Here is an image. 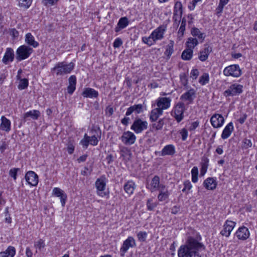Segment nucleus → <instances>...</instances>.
I'll return each instance as SVG.
<instances>
[{"instance_id": "obj_25", "label": "nucleus", "mask_w": 257, "mask_h": 257, "mask_svg": "<svg viewBox=\"0 0 257 257\" xmlns=\"http://www.w3.org/2000/svg\"><path fill=\"white\" fill-rule=\"evenodd\" d=\"M14 56L15 55L13 49L11 48H8L6 49L4 56L2 59V62L4 64H7L9 61H13L14 59Z\"/></svg>"}, {"instance_id": "obj_14", "label": "nucleus", "mask_w": 257, "mask_h": 257, "mask_svg": "<svg viewBox=\"0 0 257 257\" xmlns=\"http://www.w3.org/2000/svg\"><path fill=\"white\" fill-rule=\"evenodd\" d=\"M175 148L173 145L165 146L161 152H156L155 154H159L161 156H173L175 153Z\"/></svg>"}, {"instance_id": "obj_44", "label": "nucleus", "mask_w": 257, "mask_h": 257, "mask_svg": "<svg viewBox=\"0 0 257 257\" xmlns=\"http://www.w3.org/2000/svg\"><path fill=\"white\" fill-rule=\"evenodd\" d=\"M164 124L163 119H160L158 121L153 123L152 125L153 128L156 131L160 130Z\"/></svg>"}, {"instance_id": "obj_23", "label": "nucleus", "mask_w": 257, "mask_h": 257, "mask_svg": "<svg viewBox=\"0 0 257 257\" xmlns=\"http://www.w3.org/2000/svg\"><path fill=\"white\" fill-rule=\"evenodd\" d=\"M204 187L208 190H213L216 188L217 182L215 178L209 177L203 182Z\"/></svg>"}, {"instance_id": "obj_7", "label": "nucleus", "mask_w": 257, "mask_h": 257, "mask_svg": "<svg viewBox=\"0 0 257 257\" xmlns=\"http://www.w3.org/2000/svg\"><path fill=\"white\" fill-rule=\"evenodd\" d=\"M223 74L226 76L238 77L241 75L242 72L239 65L234 64L226 67L223 70Z\"/></svg>"}, {"instance_id": "obj_13", "label": "nucleus", "mask_w": 257, "mask_h": 257, "mask_svg": "<svg viewBox=\"0 0 257 257\" xmlns=\"http://www.w3.org/2000/svg\"><path fill=\"white\" fill-rule=\"evenodd\" d=\"M210 122L213 127L218 128L223 125L224 119L221 114H215L211 116Z\"/></svg>"}, {"instance_id": "obj_40", "label": "nucleus", "mask_w": 257, "mask_h": 257, "mask_svg": "<svg viewBox=\"0 0 257 257\" xmlns=\"http://www.w3.org/2000/svg\"><path fill=\"white\" fill-rule=\"evenodd\" d=\"M182 4L180 2H177L175 4L173 14L179 15L180 16H182Z\"/></svg>"}, {"instance_id": "obj_59", "label": "nucleus", "mask_w": 257, "mask_h": 257, "mask_svg": "<svg viewBox=\"0 0 257 257\" xmlns=\"http://www.w3.org/2000/svg\"><path fill=\"white\" fill-rule=\"evenodd\" d=\"M69 85L74 86L76 85V77L75 75H71L69 78Z\"/></svg>"}, {"instance_id": "obj_1", "label": "nucleus", "mask_w": 257, "mask_h": 257, "mask_svg": "<svg viewBox=\"0 0 257 257\" xmlns=\"http://www.w3.org/2000/svg\"><path fill=\"white\" fill-rule=\"evenodd\" d=\"M201 240L202 237L199 232L193 229H189L186 234L185 243L181 245L178 250V257H191L194 250L205 249Z\"/></svg>"}, {"instance_id": "obj_29", "label": "nucleus", "mask_w": 257, "mask_h": 257, "mask_svg": "<svg viewBox=\"0 0 257 257\" xmlns=\"http://www.w3.org/2000/svg\"><path fill=\"white\" fill-rule=\"evenodd\" d=\"M233 130L234 127L233 123L232 122H230L223 130L221 134L222 139L223 140L227 139L230 136L232 132L233 131Z\"/></svg>"}, {"instance_id": "obj_38", "label": "nucleus", "mask_w": 257, "mask_h": 257, "mask_svg": "<svg viewBox=\"0 0 257 257\" xmlns=\"http://www.w3.org/2000/svg\"><path fill=\"white\" fill-rule=\"evenodd\" d=\"M198 44V41L196 38L190 37L188 39L186 45L187 48L191 49L192 50Z\"/></svg>"}, {"instance_id": "obj_55", "label": "nucleus", "mask_w": 257, "mask_h": 257, "mask_svg": "<svg viewBox=\"0 0 257 257\" xmlns=\"http://www.w3.org/2000/svg\"><path fill=\"white\" fill-rule=\"evenodd\" d=\"M180 81L181 84L185 86L188 83V79L185 73H182L180 75Z\"/></svg>"}, {"instance_id": "obj_2", "label": "nucleus", "mask_w": 257, "mask_h": 257, "mask_svg": "<svg viewBox=\"0 0 257 257\" xmlns=\"http://www.w3.org/2000/svg\"><path fill=\"white\" fill-rule=\"evenodd\" d=\"M74 67V64L73 62L68 64L65 62H58L51 69V72L52 73L56 74V76H63L70 73Z\"/></svg>"}, {"instance_id": "obj_32", "label": "nucleus", "mask_w": 257, "mask_h": 257, "mask_svg": "<svg viewBox=\"0 0 257 257\" xmlns=\"http://www.w3.org/2000/svg\"><path fill=\"white\" fill-rule=\"evenodd\" d=\"M135 188V183L133 181H128L123 186L125 192L129 195L133 194Z\"/></svg>"}, {"instance_id": "obj_5", "label": "nucleus", "mask_w": 257, "mask_h": 257, "mask_svg": "<svg viewBox=\"0 0 257 257\" xmlns=\"http://www.w3.org/2000/svg\"><path fill=\"white\" fill-rule=\"evenodd\" d=\"M148 125V123L147 121L143 120L141 118L137 117L133 121L131 129L136 134H141L144 130L147 129Z\"/></svg>"}, {"instance_id": "obj_46", "label": "nucleus", "mask_w": 257, "mask_h": 257, "mask_svg": "<svg viewBox=\"0 0 257 257\" xmlns=\"http://www.w3.org/2000/svg\"><path fill=\"white\" fill-rule=\"evenodd\" d=\"M209 80V75L208 73H203L199 78V82L202 85H204L208 83Z\"/></svg>"}, {"instance_id": "obj_52", "label": "nucleus", "mask_w": 257, "mask_h": 257, "mask_svg": "<svg viewBox=\"0 0 257 257\" xmlns=\"http://www.w3.org/2000/svg\"><path fill=\"white\" fill-rule=\"evenodd\" d=\"M182 16H180L179 15L173 14V20L174 21V26L177 28L179 25L180 20Z\"/></svg>"}, {"instance_id": "obj_17", "label": "nucleus", "mask_w": 257, "mask_h": 257, "mask_svg": "<svg viewBox=\"0 0 257 257\" xmlns=\"http://www.w3.org/2000/svg\"><path fill=\"white\" fill-rule=\"evenodd\" d=\"M165 32V28L162 26L159 27L151 34L152 40L156 43L157 40H161L164 38V34Z\"/></svg>"}, {"instance_id": "obj_4", "label": "nucleus", "mask_w": 257, "mask_h": 257, "mask_svg": "<svg viewBox=\"0 0 257 257\" xmlns=\"http://www.w3.org/2000/svg\"><path fill=\"white\" fill-rule=\"evenodd\" d=\"M243 85L233 83L230 85L223 92V95L227 97L229 96H238L243 92Z\"/></svg>"}, {"instance_id": "obj_63", "label": "nucleus", "mask_w": 257, "mask_h": 257, "mask_svg": "<svg viewBox=\"0 0 257 257\" xmlns=\"http://www.w3.org/2000/svg\"><path fill=\"white\" fill-rule=\"evenodd\" d=\"M243 144H244V148L245 149H247L248 148H250L252 146L251 142L250 140L245 139L243 140Z\"/></svg>"}, {"instance_id": "obj_57", "label": "nucleus", "mask_w": 257, "mask_h": 257, "mask_svg": "<svg viewBox=\"0 0 257 257\" xmlns=\"http://www.w3.org/2000/svg\"><path fill=\"white\" fill-rule=\"evenodd\" d=\"M180 134L181 135L182 140L183 141H185L188 137L187 130L186 128H184L180 131Z\"/></svg>"}, {"instance_id": "obj_3", "label": "nucleus", "mask_w": 257, "mask_h": 257, "mask_svg": "<svg viewBox=\"0 0 257 257\" xmlns=\"http://www.w3.org/2000/svg\"><path fill=\"white\" fill-rule=\"evenodd\" d=\"M33 52V50L27 45L20 46L16 51V59L20 61L27 59Z\"/></svg>"}, {"instance_id": "obj_53", "label": "nucleus", "mask_w": 257, "mask_h": 257, "mask_svg": "<svg viewBox=\"0 0 257 257\" xmlns=\"http://www.w3.org/2000/svg\"><path fill=\"white\" fill-rule=\"evenodd\" d=\"M184 187L182 189V191L183 192H185L187 190V191L186 192V194H188V191L190 190L192 187L191 182L189 180H186L184 182Z\"/></svg>"}, {"instance_id": "obj_12", "label": "nucleus", "mask_w": 257, "mask_h": 257, "mask_svg": "<svg viewBox=\"0 0 257 257\" xmlns=\"http://www.w3.org/2000/svg\"><path fill=\"white\" fill-rule=\"evenodd\" d=\"M26 181L31 186H35L38 183V176L33 171H28L25 176Z\"/></svg>"}, {"instance_id": "obj_33", "label": "nucleus", "mask_w": 257, "mask_h": 257, "mask_svg": "<svg viewBox=\"0 0 257 257\" xmlns=\"http://www.w3.org/2000/svg\"><path fill=\"white\" fill-rule=\"evenodd\" d=\"M15 254V248L14 246H9L5 251L0 252V257H14Z\"/></svg>"}, {"instance_id": "obj_16", "label": "nucleus", "mask_w": 257, "mask_h": 257, "mask_svg": "<svg viewBox=\"0 0 257 257\" xmlns=\"http://www.w3.org/2000/svg\"><path fill=\"white\" fill-rule=\"evenodd\" d=\"M196 91L195 90L191 88L188 91L183 94L180 96V99L185 101H188V104H191L193 102V100L195 97Z\"/></svg>"}, {"instance_id": "obj_20", "label": "nucleus", "mask_w": 257, "mask_h": 257, "mask_svg": "<svg viewBox=\"0 0 257 257\" xmlns=\"http://www.w3.org/2000/svg\"><path fill=\"white\" fill-rule=\"evenodd\" d=\"M53 194L60 198L62 206H64L67 198L66 194L60 188L55 187L53 189Z\"/></svg>"}, {"instance_id": "obj_56", "label": "nucleus", "mask_w": 257, "mask_h": 257, "mask_svg": "<svg viewBox=\"0 0 257 257\" xmlns=\"http://www.w3.org/2000/svg\"><path fill=\"white\" fill-rule=\"evenodd\" d=\"M228 2L229 0H220L219 5L217 8V9L220 11V12H221L222 11L224 6L226 5Z\"/></svg>"}, {"instance_id": "obj_28", "label": "nucleus", "mask_w": 257, "mask_h": 257, "mask_svg": "<svg viewBox=\"0 0 257 257\" xmlns=\"http://www.w3.org/2000/svg\"><path fill=\"white\" fill-rule=\"evenodd\" d=\"M25 41L29 47L32 46V47L36 48L39 45V43L37 41H35L34 37L30 33L26 34Z\"/></svg>"}, {"instance_id": "obj_31", "label": "nucleus", "mask_w": 257, "mask_h": 257, "mask_svg": "<svg viewBox=\"0 0 257 257\" xmlns=\"http://www.w3.org/2000/svg\"><path fill=\"white\" fill-rule=\"evenodd\" d=\"M163 114V110L159 108H156L152 110L150 115V119L151 122L156 121L159 117Z\"/></svg>"}, {"instance_id": "obj_48", "label": "nucleus", "mask_w": 257, "mask_h": 257, "mask_svg": "<svg viewBox=\"0 0 257 257\" xmlns=\"http://www.w3.org/2000/svg\"><path fill=\"white\" fill-rule=\"evenodd\" d=\"M34 246L39 250H41L45 246L44 240L42 239H39L38 241L35 242Z\"/></svg>"}, {"instance_id": "obj_26", "label": "nucleus", "mask_w": 257, "mask_h": 257, "mask_svg": "<svg viewBox=\"0 0 257 257\" xmlns=\"http://www.w3.org/2000/svg\"><path fill=\"white\" fill-rule=\"evenodd\" d=\"M82 95L86 98H97L98 96V92L93 88L87 87L84 89Z\"/></svg>"}, {"instance_id": "obj_45", "label": "nucleus", "mask_w": 257, "mask_h": 257, "mask_svg": "<svg viewBox=\"0 0 257 257\" xmlns=\"http://www.w3.org/2000/svg\"><path fill=\"white\" fill-rule=\"evenodd\" d=\"M29 85V81L27 78H23L20 81L19 84L18 86V89L23 90L27 88Z\"/></svg>"}, {"instance_id": "obj_43", "label": "nucleus", "mask_w": 257, "mask_h": 257, "mask_svg": "<svg viewBox=\"0 0 257 257\" xmlns=\"http://www.w3.org/2000/svg\"><path fill=\"white\" fill-rule=\"evenodd\" d=\"M192 181L196 183L198 181V169L196 166L193 167L191 170Z\"/></svg>"}, {"instance_id": "obj_27", "label": "nucleus", "mask_w": 257, "mask_h": 257, "mask_svg": "<svg viewBox=\"0 0 257 257\" xmlns=\"http://www.w3.org/2000/svg\"><path fill=\"white\" fill-rule=\"evenodd\" d=\"M129 24V21L127 17H121L119 19L116 27L115 28V32H119L121 30L125 28Z\"/></svg>"}, {"instance_id": "obj_19", "label": "nucleus", "mask_w": 257, "mask_h": 257, "mask_svg": "<svg viewBox=\"0 0 257 257\" xmlns=\"http://www.w3.org/2000/svg\"><path fill=\"white\" fill-rule=\"evenodd\" d=\"M171 100L169 97H160L157 100V105L158 108L163 110L170 106Z\"/></svg>"}, {"instance_id": "obj_41", "label": "nucleus", "mask_w": 257, "mask_h": 257, "mask_svg": "<svg viewBox=\"0 0 257 257\" xmlns=\"http://www.w3.org/2000/svg\"><path fill=\"white\" fill-rule=\"evenodd\" d=\"M186 24V20L185 18L182 19L180 27L178 32V37H182L184 35L185 31V26Z\"/></svg>"}, {"instance_id": "obj_62", "label": "nucleus", "mask_w": 257, "mask_h": 257, "mask_svg": "<svg viewBox=\"0 0 257 257\" xmlns=\"http://www.w3.org/2000/svg\"><path fill=\"white\" fill-rule=\"evenodd\" d=\"M171 213L173 214H176L180 211V206L178 205H175L172 207L171 209Z\"/></svg>"}, {"instance_id": "obj_22", "label": "nucleus", "mask_w": 257, "mask_h": 257, "mask_svg": "<svg viewBox=\"0 0 257 257\" xmlns=\"http://www.w3.org/2000/svg\"><path fill=\"white\" fill-rule=\"evenodd\" d=\"M143 106L142 104H135L134 105L130 106L127 109L126 112L125 113V115H130L133 112H135L136 114H139L143 112Z\"/></svg>"}, {"instance_id": "obj_50", "label": "nucleus", "mask_w": 257, "mask_h": 257, "mask_svg": "<svg viewBox=\"0 0 257 257\" xmlns=\"http://www.w3.org/2000/svg\"><path fill=\"white\" fill-rule=\"evenodd\" d=\"M20 170V168H12V169H10V170L9 171V174L10 176H11V177H12L14 179V180H16L17 178V173Z\"/></svg>"}, {"instance_id": "obj_64", "label": "nucleus", "mask_w": 257, "mask_h": 257, "mask_svg": "<svg viewBox=\"0 0 257 257\" xmlns=\"http://www.w3.org/2000/svg\"><path fill=\"white\" fill-rule=\"evenodd\" d=\"M10 34L14 38H17L19 36V32L16 29H11Z\"/></svg>"}, {"instance_id": "obj_61", "label": "nucleus", "mask_w": 257, "mask_h": 257, "mask_svg": "<svg viewBox=\"0 0 257 257\" xmlns=\"http://www.w3.org/2000/svg\"><path fill=\"white\" fill-rule=\"evenodd\" d=\"M199 71L197 69H193L192 70L191 72V77L193 78V79H196L198 76L199 75Z\"/></svg>"}, {"instance_id": "obj_39", "label": "nucleus", "mask_w": 257, "mask_h": 257, "mask_svg": "<svg viewBox=\"0 0 257 257\" xmlns=\"http://www.w3.org/2000/svg\"><path fill=\"white\" fill-rule=\"evenodd\" d=\"M174 41L170 40L169 44L167 46L165 55L167 56V58L169 59L174 52Z\"/></svg>"}, {"instance_id": "obj_60", "label": "nucleus", "mask_w": 257, "mask_h": 257, "mask_svg": "<svg viewBox=\"0 0 257 257\" xmlns=\"http://www.w3.org/2000/svg\"><path fill=\"white\" fill-rule=\"evenodd\" d=\"M199 121L198 120L192 122L189 128V130L190 131H194L199 126Z\"/></svg>"}, {"instance_id": "obj_49", "label": "nucleus", "mask_w": 257, "mask_h": 257, "mask_svg": "<svg viewBox=\"0 0 257 257\" xmlns=\"http://www.w3.org/2000/svg\"><path fill=\"white\" fill-rule=\"evenodd\" d=\"M157 203H153V199L150 198L148 199L147 202V207L148 210L152 211L157 206Z\"/></svg>"}, {"instance_id": "obj_37", "label": "nucleus", "mask_w": 257, "mask_h": 257, "mask_svg": "<svg viewBox=\"0 0 257 257\" xmlns=\"http://www.w3.org/2000/svg\"><path fill=\"white\" fill-rule=\"evenodd\" d=\"M193 52V51L191 49H185L182 53V59L184 60H190L192 57Z\"/></svg>"}, {"instance_id": "obj_10", "label": "nucleus", "mask_w": 257, "mask_h": 257, "mask_svg": "<svg viewBox=\"0 0 257 257\" xmlns=\"http://www.w3.org/2000/svg\"><path fill=\"white\" fill-rule=\"evenodd\" d=\"M136 243L135 239L132 236H129L125 239L120 249V255L123 256L124 254L128 250L130 247L136 246Z\"/></svg>"}, {"instance_id": "obj_6", "label": "nucleus", "mask_w": 257, "mask_h": 257, "mask_svg": "<svg viewBox=\"0 0 257 257\" xmlns=\"http://www.w3.org/2000/svg\"><path fill=\"white\" fill-rule=\"evenodd\" d=\"M185 105L183 102L177 103L172 111L171 115L175 118L177 122H180L184 118Z\"/></svg>"}, {"instance_id": "obj_9", "label": "nucleus", "mask_w": 257, "mask_h": 257, "mask_svg": "<svg viewBox=\"0 0 257 257\" xmlns=\"http://www.w3.org/2000/svg\"><path fill=\"white\" fill-rule=\"evenodd\" d=\"M99 140L95 135L91 137L88 136L86 134L84 136L83 139L81 140L80 143L85 148H87L89 144L95 146L97 145Z\"/></svg>"}, {"instance_id": "obj_34", "label": "nucleus", "mask_w": 257, "mask_h": 257, "mask_svg": "<svg viewBox=\"0 0 257 257\" xmlns=\"http://www.w3.org/2000/svg\"><path fill=\"white\" fill-rule=\"evenodd\" d=\"M209 159L205 157L202 158L200 168V176H203L206 173L208 167Z\"/></svg>"}, {"instance_id": "obj_11", "label": "nucleus", "mask_w": 257, "mask_h": 257, "mask_svg": "<svg viewBox=\"0 0 257 257\" xmlns=\"http://www.w3.org/2000/svg\"><path fill=\"white\" fill-rule=\"evenodd\" d=\"M95 186L97 189V194L101 197H104L108 194L103 191L105 189L106 183L104 179L98 178L95 182Z\"/></svg>"}, {"instance_id": "obj_30", "label": "nucleus", "mask_w": 257, "mask_h": 257, "mask_svg": "<svg viewBox=\"0 0 257 257\" xmlns=\"http://www.w3.org/2000/svg\"><path fill=\"white\" fill-rule=\"evenodd\" d=\"M1 124L0 125V128L7 132H9L11 130V121L9 119L7 118L5 116L1 117Z\"/></svg>"}, {"instance_id": "obj_54", "label": "nucleus", "mask_w": 257, "mask_h": 257, "mask_svg": "<svg viewBox=\"0 0 257 257\" xmlns=\"http://www.w3.org/2000/svg\"><path fill=\"white\" fill-rule=\"evenodd\" d=\"M147 236V233L145 231H140L137 234L138 239L142 242L146 241Z\"/></svg>"}, {"instance_id": "obj_58", "label": "nucleus", "mask_w": 257, "mask_h": 257, "mask_svg": "<svg viewBox=\"0 0 257 257\" xmlns=\"http://www.w3.org/2000/svg\"><path fill=\"white\" fill-rule=\"evenodd\" d=\"M122 44V40L119 38H117L114 40L113 43V46L114 48H119Z\"/></svg>"}, {"instance_id": "obj_36", "label": "nucleus", "mask_w": 257, "mask_h": 257, "mask_svg": "<svg viewBox=\"0 0 257 257\" xmlns=\"http://www.w3.org/2000/svg\"><path fill=\"white\" fill-rule=\"evenodd\" d=\"M41 113L40 111L38 110H33L27 112L24 114V118H26L28 117H32L33 119H38L39 117L40 116Z\"/></svg>"}, {"instance_id": "obj_8", "label": "nucleus", "mask_w": 257, "mask_h": 257, "mask_svg": "<svg viewBox=\"0 0 257 257\" xmlns=\"http://www.w3.org/2000/svg\"><path fill=\"white\" fill-rule=\"evenodd\" d=\"M136 139L137 138L135 134L130 131L123 132L120 137L121 141L125 145L134 144L136 141Z\"/></svg>"}, {"instance_id": "obj_15", "label": "nucleus", "mask_w": 257, "mask_h": 257, "mask_svg": "<svg viewBox=\"0 0 257 257\" xmlns=\"http://www.w3.org/2000/svg\"><path fill=\"white\" fill-rule=\"evenodd\" d=\"M235 224V222L233 221L227 220L223 226V229L220 232L221 234L223 236L228 237L233 229Z\"/></svg>"}, {"instance_id": "obj_18", "label": "nucleus", "mask_w": 257, "mask_h": 257, "mask_svg": "<svg viewBox=\"0 0 257 257\" xmlns=\"http://www.w3.org/2000/svg\"><path fill=\"white\" fill-rule=\"evenodd\" d=\"M235 234L238 239L242 240L247 239L250 235L248 228L244 226L240 227Z\"/></svg>"}, {"instance_id": "obj_42", "label": "nucleus", "mask_w": 257, "mask_h": 257, "mask_svg": "<svg viewBox=\"0 0 257 257\" xmlns=\"http://www.w3.org/2000/svg\"><path fill=\"white\" fill-rule=\"evenodd\" d=\"M20 7L28 9L32 4V0H17Z\"/></svg>"}, {"instance_id": "obj_21", "label": "nucleus", "mask_w": 257, "mask_h": 257, "mask_svg": "<svg viewBox=\"0 0 257 257\" xmlns=\"http://www.w3.org/2000/svg\"><path fill=\"white\" fill-rule=\"evenodd\" d=\"M212 48L207 45H205L204 48L200 52L198 58L201 61H206L208 57L209 54L212 52Z\"/></svg>"}, {"instance_id": "obj_51", "label": "nucleus", "mask_w": 257, "mask_h": 257, "mask_svg": "<svg viewBox=\"0 0 257 257\" xmlns=\"http://www.w3.org/2000/svg\"><path fill=\"white\" fill-rule=\"evenodd\" d=\"M142 41L146 44L148 45L149 46H151L155 43V42L153 40H152L151 35H150L149 37H144L142 38Z\"/></svg>"}, {"instance_id": "obj_35", "label": "nucleus", "mask_w": 257, "mask_h": 257, "mask_svg": "<svg viewBox=\"0 0 257 257\" xmlns=\"http://www.w3.org/2000/svg\"><path fill=\"white\" fill-rule=\"evenodd\" d=\"M191 34L193 37H197L199 40H200L201 43L203 42L205 37V34L201 33L198 28L195 27H193L191 29Z\"/></svg>"}, {"instance_id": "obj_47", "label": "nucleus", "mask_w": 257, "mask_h": 257, "mask_svg": "<svg viewBox=\"0 0 257 257\" xmlns=\"http://www.w3.org/2000/svg\"><path fill=\"white\" fill-rule=\"evenodd\" d=\"M169 196V193L168 190H166V192H163L160 191L159 195H158V199L160 201H163L167 200Z\"/></svg>"}, {"instance_id": "obj_24", "label": "nucleus", "mask_w": 257, "mask_h": 257, "mask_svg": "<svg viewBox=\"0 0 257 257\" xmlns=\"http://www.w3.org/2000/svg\"><path fill=\"white\" fill-rule=\"evenodd\" d=\"M160 186V177L155 175L152 179L150 184L147 185L146 187L149 189L151 192H153L159 189Z\"/></svg>"}]
</instances>
